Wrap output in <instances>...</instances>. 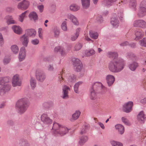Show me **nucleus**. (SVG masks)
I'll return each instance as SVG.
<instances>
[{"label": "nucleus", "instance_id": "f257e3e1", "mask_svg": "<svg viewBox=\"0 0 146 146\" xmlns=\"http://www.w3.org/2000/svg\"><path fill=\"white\" fill-rule=\"evenodd\" d=\"M107 54L109 58H114L108 64L109 70L113 73L118 72L122 70L125 66V61L121 58H117L118 55L116 52H109Z\"/></svg>", "mask_w": 146, "mask_h": 146}, {"label": "nucleus", "instance_id": "f03ea898", "mask_svg": "<svg viewBox=\"0 0 146 146\" xmlns=\"http://www.w3.org/2000/svg\"><path fill=\"white\" fill-rule=\"evenodd\" d=\"M9 81L7 77L0 78V85L2 86L0 87V95H2L5 93L9 91L11 86L7 83Z\"/></svg>", "mask_w": 146, "mask_h": 146}, {"label": "nucleus", "instance_id": "7ed1b4c3", "mask_svg": "<svg viewBox=\"0 0 146 146\" xmlns=\"http://www.w3.org/2000/svg\"><path fill=\"white\" fill-rule=\"evenodd\" d=\"M28 106V100L25 98L19 99L16 104L17 109L21 113L25 112L27 110Z\"/></svg>", "mask_w": 146, "mask_h": 146}, {"label": "nucleus", "instance_id": "20e7f679", "mask_svg": "<svg viewBox=\"0 0 146 146\" xmlns=\"http://www.w3.org/2000/svg\"><path fill=\"white\" fill-rule=\"evenodd\" d=\"M72 61L74 69L77 72H80V77H82L84 74L85 71L82 68V64L80 60L78 58H73Z\"/></svg>", "mask_w": 146, "mask_h": 146}, {"label": "nucleus", "instance_id": "39448f33", "mask_svg": "<svg viewBox=\"0 0 146 146\" xmlns=\"http://www.w3.org/2000/svg\"><path fill=\"white\" fill-rule=\"evenodd\" d=\"M134 27L142 29L146 28V22L142 19H138L135 21L133 23Z\"/></svg>", "mask_w": 146, "mask_h": 146}, {"label": "nucleus", "instance_id": "423d86ee", "mask_svg": "<svg viewBox=\"0 0 146 146\" xmlns=\"http://www.w3.org/2000/svg\"><path fill=\"white\" fill-rule=\"evenodd\" d=\"M36 76L37 79L41 82H42L45 78L46 76L43 72L40 69L36 70Z\"/></svg>", "mask_w": 146, "mask_h": 146}, {"label": "nucleus", "instance_id": "0eeeda50", "mask_svg": "<svg viewBox=\"0 0 146 146\" xmlns=\"http://www.w3.org/2000/svg\"><path fill=\"white\" fill-rule=\"evenodd\" d=\"M29 5V1L24 0L19 3L17 5V8L19 9L25 10L28 8Z\"/></svg>", "mask_w": 146, "mask_h": 146}, {"label": "nucleus", "instance_id": "6e6552de", "mask_svg": "<svg viewBox=\"0 0 146 146\" xmlns=\"http://www.w3.org/2000/svg\"><path fill=\"white\" fill-rule=\"evenodd\" d=\"M133 103L132 102H129L124 104L123 107V111L126 113H129L131 112L132 110V107Z\"/></svg>", "mask_w": 146, "mask_h": 146}, {"label": "nucleus", "instance_id": "1a4fd4ad", "mask_svg": "<svg viewBox=\"0 0 146 146\" xmlns=\"http://www.w3.org/2000/svg\"><path fill=\"white\" fill-rule=\"evenodd\" d=\"M64 74L65 81L72 82L76 80V78L74 74H71L68 72H64Z\"/></svg>", "mask_w": 146, "mask_h": 146}, {"label": "nucleus", "instance_id": "9d476101", "mask_svg": "<svg viewBox=\"0 0 146 146\" xmlns=\"http://www.w3.org/2000/svg\"><path fill=\"white\" fill-rule=\"evenodd\" d=\"M12 84L13 87L20 86L21 85V82L19 79L18 75L16 74L13 76L12 80Z\"/></svg>", "mask_w": 146, "mask_h": 146}, {"label": "nucleus", "instance_id": "9b49d317", "mask_svg": "<svg viewBox=\"0 0 146 146\" xmlns=\"http://www.w3.org/2000/svg\"><path fill=\"white\" fill-rule=\"evenodd\" d=\"M41 121L45 124L51 123L52 122V120L48 116L47 114L43 113L41 116Z\"/></svg>", "mask_w": 146, "mask_h": 146}, {"label": "nucleus", "instance_id": "f8f14e48", "mask_svg": "<svg viewBox=\"0 0 146 146\" xmlns=\"http://www.w3.org/2000/svg\"><path fill=\"white\" fill-rule=\"evenodd\" d=\"M70 88L68 86L64 85L62 88V97L64 99H67L69 97L68 92Z\"/></svg>", "mask_w": 146, "mask_h": 146}, {"label": "nucleus", "instance_id": "ddd939ff", "mask_svg": "<svg viewBox=\"0 0 146 146\" xmlns=\"http://www.w3.org/2000/svg\"><path fill=\"white\" fill-rule=\"evenodd\" d=\"M19 40L24 46L27 47V46L29 42V38L26 34H25L21 36L20 37Z\"/></svg>", "mask_w": 146, "mask_h": 146}, {"label": "nucleus", "instance_id": "4468645a", "mask_svg": "<svg viewBox=\"0 0 146 146\" xmlns=\"http://www.w3.org/2000/svg\"><path fill=\"white\" fill-rule=\"evenodd\" d=\"M26 56V50L25 48L23 46L20 50L19 58L20 61H21L24 60Z\"/></svg>", "mask_w": 146, "mask_h": 146}, {"label": "nucleus", "instance_id": "2eb2a0df", "mask_svg": "<svg viewBox=\"0 0 146 146\" xmlns=\"http://www.w3.org/2000/svg\"><path fill=\"white\" fill-rule=\"evenodd\" d=\"M25 34L28 36L32 38L35 37L36 35V31L34 29H28L25 31Z\"/></svg>", "mask_w": 146, "mask_h": 146}, {"label": "nucleus", "instance_id": "dca6fc26", "mask_svg": "<svg viewBox=\"0 0 146 146\" xmlns=\"http://www.w3.org/2000/svg\"><path fill=\"white\" fill-rule=\"evenodd\" d=\"M67 17L68 19L71 20L74 24L76 25H79L78 20L75 16L71 14H69L67 15Z\"/></svg>", "mask_w": 146, "mask_h": 146}, {"label": "nucleus", "instance_id": "f3484780", "mask_svg": "<svg viewBox=\"0 0 146 146\" xmlns=\"http://www.w3.org/2000/svg\"><path fill=\"white\" fill-rule=\"evenodd\" d=\"M12 29L14 32L16 34L19 35L22 33V29L19 26L13 25L12 27Z\"/></svg>", "mask_w": 146, "mask_h": 146}, {"label": "nucleus", "instance_id": "a211bd4d", "mask_svg": "<svg viewBox=\"0 0 146 146\" xmlns=\"http://www.w3.org/2000/svg\"><path fill=\"white\" fill-rule=\"evenodd\" d=\"M107 80L108 85L111 86L113 84L115 80L114 77L111 75H108L106 77Z\"/></svg>", "mask_w": 146, "mask_h": 146}, {"label": "nucleus", "instance_id": "6ab92c4d", "mask_svg": "<svg viewBox=\"0 0 146 146\" xmlns=\"http://www.w3.org/2000/svg\"><path fill=\"white\" fill-rule=\"evenodd\" d=\"M100 87H101L102 89H106L105 87L102 85L101 83L100 82H96L94 83L92 85L91 89L94 90L95 91H96Z\"/></svg>", "mask_w": 146, "mask_h": 146}, {"label": "nucleus", "instance_id": "aec40b11", "mask_svg": "<svg viewBox=\"0 0 146 146\" xmlns=\"http://www.w3.org/2000/svg\"><path fill=\"white\" fill-rule=\"evenodd\" d=\"M5 19L8 25L16 23V21L14 20L13 16L11 15H8L7 16L5 17Z\"/></svg>", "mask_w": 146, "mask_h": 146}, {"label": "nucleus", "instance_id": "412c9836", "mask_svg": "<svg viewBox=\"0 0 146 146\" xmlns=\"http://www.w3.org/2000/svg\"><path fill=\"white\" fill-rule=\"evenodd\" d=\"M68 130V129L66 127L61 126L59 131H57V133L61 136H62L67 133Z\"/></svg>", "mask_w": 146, "mask_h": 146}, {"label": "nucleus", "instance_id": "4be33fe9", "mask_svg": "<svg viewBox=\"0 0 146 146\" xmlns=\"http://www.w3.org/2000/svg\"><path fill=\"white\" fill-rule=\"evenodd\" d=\"M54 51L55 52H59L61 55L63 56L66 55V53L64 49L60 46H58L56 47L54 49Z\"/></svg>", "mask_w": 146, "mask_h": 146}, {"label": "nucleus", "instance_id": "5701e85b", "mask_svg": "<svg viewBox=\"0 0 146 146\" xmlns=\"http://www.w3.org/2000/svg\"><path fill=\"white\" fill-rule=\"evenodd\" d=\"M146 15V8L144 7H141L138 13V15L139 17H143Z\"/></svg>", "mask_w": 146, "mask_h": 146}, {"label": "nucleus", "instance_id": "b1692460", "mask_svg": "<svg viewBox=\"0 0 146 146\" xmlns=\"http://www.w3.org/2000/svg\"><path fill=\"white\" fill-rule=\"evenodd\" d=\"M111 23L112 26L115 28L117 27L119 25V21L116 17H112Z\"/></svg>", "mask_w": 146, "mask_h": 146}, {"label": "nucleus", "instance_id": "393cba45", "mask_svg": "<svg viewBox=\"0 0 146 146\" xmlns=\"http://www.w3.org/2000/svg\"><path fill=\"white\" fill-rule=\"evenodd\" d=\"M135 35L136 37L135 39L136 40H137L143 37L144 35V33L141 30L139 29L136 32Z\"/></svg>", "mask_w": 146, "mask_h": 146}, {"label": "nucleus", "instance_id": "a878e982", "mask_svg": "<svg viewBox=\"0 0 146 146\" xmlns=\"http://www.w3.org/2000/svg\"><path fill=\"white\" fill-rule=\"evenodd\" d=\"M138 66V63L135 62H134L129 64L128 66L129 69L132 71H135Z\"/></svg>", "mask_w": 146, "mask_h": 146}, {"label": "nucleus", "instance_id": "bb28decb", "mask_svg": "<svg viewBox=\"0 0 146 146\" xmlns=\"http://www.w3.org/2000/svg\"><path fill=\"white\" fill-rule=\"evenodd\" d=\"M116 129L118 130L119 133L122 135L124 132V127L121 125L118 124L116 125L115 126Z\"/></svg>", "mask_w": 146, "mask_h": 146}, {"label": "nucleus", "instance_id": "cd10ccee", "mask_svg": "<svg viewBox=\"0 0 146 146\" xmlns=\"http://www.w3.org/2000/svg\"><path fill=\"white\" fill-rule=\"evenodd\" d=\"M137 119L140 122H143L145 119V115L143 111H141L137 116Z\"/></svg>", "mask_w": 146, "mask_h": 146}, {"label": "nucleus", "instance_id": "c85d7f7f", "mask_svg": "<svg viewBox=\"0 0 146 146\" xmlns=\"http://www.w3.org/2000/svg\"><path fill=\"white\" fill-rule=\"evenodd\" d=\"M90 98L92 100L95 99L97 96L96 91H95L94 90L90 89Z\"/></svg>", "mask_w": 146, "mask_h": 146}, {"label": "nucleus", "instance_id": "c756f323", "mask_svg": "<svg viewBox=\"0 0 146 146\" xmlns=\"http://www.w3.org/2000/svg\"><path fill=\"white\" fill-rule=\"evenodd\" d=\"M88 137L86 136L81 137L80 138L79 141V144L80 145H83L88 141Z\"/></svg>", "mask_w": 146, "mask_h": 146}, {"label": "nucleus", "instance_id": "7c9ffc66", "mask_svg": "<svg viewBox=\"0 0 146 146\" xmlns=\"http://www.w3.org/2000/svg\"><path fill=\"white\" fill-rule=\"evenodd\" d=\"M82 5L84 8H88L90 5V0H81Z\"/></svg>", "mask_w": 146, "mask_h": 146}, {"label": "nucleus", "instance_id": "2f4dec72", "mask_svg": "<svg viewBox=\"0 0 146 146\" xmlns=\"http://www.w3.org/2000/svg\"><path fill=\"white\" fill-rule=\"evenodd\" d=\"M11 50L14 54H17L19 51V48L18 46L16 44L12 45L11 47Z\"/></svg>", "mask_w": 146, "mask_h": 146}, {"label": "nucleus", "instance_id": "473e14b6", "mask_svg": "<svg viewBox=\"0 0 146 146\" xmlns=\"http://www.w3.org/2000/svg\"><path fill=\"white\" fill-rule=\"evenodd\" d=\"M29 17L31 20L35 21L37 19V15L36 13L34 12L31 13L29 15Z\"/></svg>", "mask_w": 146, "mask_h": 146}, {"label": "nucleus", "instance_id": "72a5a7b5", "mask_svg": "<svg viewBox=\"0 0 146 146\" xmlns=\"http://www.w3.org/2000/svg\"><path fill=\"white\" fill-rule=\"evenodd\" d=\"M61 126L57 123L54 122L52 129L54 130L55 132L57 133V131H59Z\"/></svg>", "mask_w": 146, "mask_h": 146}, {"label": "nucleus", "instance_id": "f704fd0d", "mask_svg": "<svg viewBox=\"0 0 146 146\" xmlns=\"http://www.w3.org/2000/svg\"><path fill=\"white\" fill-rule=\"evenodd\" d=\"M90 35L91 38L93 39H97L98 36V33L97 32L90 31Z\"/></svg>", "mask_w": 146, "mask_h": 146}, {"label": "nucleus", "instance_id": "c9c22d12", "mask_svg": "<svg viewBox=\"0 0 146 146\" xmlns=\"http://www.w3.org/2000/svg\"><path fill=\"white\" fill-rule=\"evenodd\" d=\"M80 114V112L79 111H76L75 113L72 115V117L73 119H71V121H72L73 120L77 119L79 117Z\"/></svg>", "mask_w": 146, "mask_h": 146}, {"label": "nucleus", "instance_id": "e433bc0d", "mask_svg": "<svg viewBox=\"0 0 146 146\" xmlns=\"http://www.w3.org/2000/svg\"><path fill=\"white\" fill-rule=\"evenodd\" d=\"M11 57L9 56H6L3 58V62L4 65H6L9 63L11 60Z\"/></svg>", "mask_w": 146, "mask_h": 146}, {"label": "nucleus", "instance_id": "4c0bfd02", "mask_svg": "<svg viewBox=\"0 0 146 146\" xmlns=\"http://www.w3.org/2000/svg\"><path fill=\"white\" fill-rule=\"evenodd\" d=\"M30 85L33 89L35 88L36 86V82L34 78H31L30 81Z\"/></svg>", "mask_w": 146, "mask_h": 146}, {"label": "nucleus", "instance_id": "58836bf2", "mask_svg": "<svg viewBox=\"0 0 146 146\" xmlns=\"http://www.w3.org/2000/svg\"><path fill=\"white\" fill-rule=\"evenodd\" d=\"M28 13V11H26L24 13H22L21 15L19 16V20L21 23H22L25 16V15L27 13Z\"/></svg>", "mask_w": 146, "mask_h": 146}, {"label": "nucleus", "instance_id": "ea45409f", "mask_svg": "<svg viewBox=\"0 0 146 146\" xmlns=\"http://www.w3.org/2000/svg\"><path fill=\"white\" fill-rule=\"evenodd\" d=\"M82 82H79L76 83L74 86V90L75 92L76 93H78V88L79 86L82 84Z\"/></svg>", "mask_w": 146, "mask_h": 146}, {"label": "nucleus", "instance_id": "a19ab883", "mask_svg": "<svg viewBox=\"0 0 146 146\" xmlns=\"http://www.w3.org/2000/svg\"><path fill=\"white\" fill-rule=\"evenodd\" d=\"M110 143L112 146H123L121 143L113 140L111 141Z\"/></svg>", "mask_w": 146, "mask_h": 146}, {"label": "nucleus", "instance_id": "79ce46f5", "mask_svg": "<svg viewBox=\"0 0 146 146\" xmlns=\"http://www.w3.org/2000/svg\"><path fill=\"white\" fill-rule=\"evenodd\" d=\"M79 7L77 5L73 4L70 6V9L73 11H76L79 9Z\"/></svg>", "mask_w": 146, "mask_h": 146}, {"label": "nucleus", "instance_id": "37998d69", "mask_svg": "<svg viewBox=\"0 0 146 146\" xmlns=\"http://www.w3.org/2000/svg\"><path fill=\"white\" fill-rule=\"evenodd\" d=\"M95 50L93 49H91L89 51H86L85 52V54L87 56L94 55L95 54Z\"/></svg>", "mask_w": 146, "mask_h": 146}, {"label": "nucleus", "instance_id": "c03bdc74", "mask_svg": "<svg viewBox=\"0 0 146 146\" xmlns=\"http://www.w3.org/2000/svg\"><path fill=\"white\" fill-rule=\"evenodd\" d=\"M129 5L132 8L134 9L135 10V8L136 7L137 3L135 0H131L130 2Z\"/></svg>", "mask_w": 146, "mask_h": 146}, {"label": "nucleus", "instance_id": "a18cd8bd", "mask_svg": "<svg viewBox=\"0 0 146 146\" xmlns=\"http://www.w3.org/2000/svg\"><path fill=\"white\" fill-rule=\"evenodd\" d=\"M64 70H62V71L60 72V76L59 77V80L60 83H62L63 81H65V77L64 78L62 76V75L64 74ZM64 77L65 76H64Z\"/></svg>", "mask_w": 146, "mask_h": 146}, {"label": "nucleus", "instance_id": "49530a36", "mask_svg": "<svg viewBox=\"0 0 146 146\" xmlns=\"http://www.w3.org/2000/svg\"><path fill=\"white\" fill-rule=\"evenodd\" d=\"M121 120L122 122L125 125H131V123L125 117H122Z\"/></svg>", "mask_w": 146, "mask_h": 146}, {"label": "nucleus", "instance_id": "de8ad7c7", "mask_svg": "<svg viewBox=\"0 0 146 146\" xmlns=\"http://www.w3.org/2000/svg\"><path fill=\"white\" fill-rule=\"evenodd\" d=\"M38 36L40 38L42 39L43 38V31L41 28H39L38 29Z\"/></svg>", "mask_w": 146, "mask_h": 146}, {"label": "nucleus", "instance_id": "09e8293b", "mask_svg": "<svg viewBox=\"0 0 146 146\" xmlns=\"http://www.w3.org/2000/svg\"><path fill=\"white\" fill-rule=\"evenodd\" d=\"M61 28L64 31H66L67 30L66 22V21H64L63 22L61 25Z\"/></svg>", "mask_w": 146, "mask_h": 146}, {"label": "nucleus", "instance_id": "8fccbe9b", "mask_svg": "<svg viewBox=\"0 0 146 146\" xmlns=\"http://www.w3.org/2000/svg\"><path fill=\"white\" fill-rule=\"evenodd\" d=\"M117 0H106L105 3L107 5H110L112 4L115 2Z\"/></svg>", "mask_w": 146, "mask_h": 146}, {"label": "nucleus", "instance_id": "3c124183", "mask_svg": "<svg viewBox=\"0 0 146 146\" xmlns=\"http://www.w3.org/2000/svg\"><path fill=\"white\" fill-rule=\"evenodd\" d=\"M82 46V44L80 43H78L76 44L74 46V50H80Z\"/></svg>", "mask_w": 146, "mask_h": 146}, {"label": "nucleus", "instance_id": "603ef678", "mask_svg": "<svg viewBox=\"0 0 146 146\" xmlns=\"http://www.w3.org/2000/svg\"><path fill=\"white\" fill-rule=\"evenodd\" d=\"M140 45L141 46L146 47V38H143L142 40L140 41Z\"/></svg>", "mask_w": 146, "mask_h": 146}, {"label": "nucleus", "instance_id": "864d4df0", "mask_svg": "<svg viewBox=\"0 0 146 146\" xmlns=\"http://www.w3.org/2000/svg\"><path fill=\"white\" fill-rule=\"evenodd\" d=\"M31 43L34 45H36L38 44L39 43V40L38 39H35L31 40Z\"/></svg>", "mask_w": 146, "mask_h": 146}, {"label": "nucleus", "instance_id": "5fc2aeb1", "mask_svg": "<svg viewBox=\"0 0 146 146\" xmlns=\"http://www.w3.org/2000/svg\"><path fill=\"white\" fill-rule=\"evenodd\" d=\"M37 8L39 10V12L40 13H42L43 11L44 6L42 4L39 5L37 6Z\"/></svg>", "mask_w": 146, "mask_h": 146}, {"label": "nucleus", "instance_id": "6e6d98bb", "mask_svg": "<svg viewBox=\"0 0 146 146\" xmlns=\"http://www.w3.org/2000/svg\"><path fill=\"white\" fill-rule=\"evenodd\" d=\"M54 69V68L52 65H49L47 66V69L49 71H52Z\"/></svg>", "mask_w": 146, "mask_h": 146}, {"label": "nucleus", "instance_id": "4d7b16f0", "mask_svg": "<svg viewBox=\"0 0 146 146\" xmlns=\"http://www.w3.org/2000/svg\"><path fill=\"white\" fill-rule=\"evenodd\" d=\"M127 57L131 58L133 60H135V57L134 55L132 53L128 54Z\"/></svg>", "mask_w": 146, "mask_h": 146}, {"label": "nucleus", "instance_id": "13d9d810", "mask_svg": "<svg viewBox=\"0 0 146 146\" xmlns=\"http://www.w3.org/2000/svg\"><path fill=\"white\" fill-rule=\"evenodd\" d=\"M4 43V40L3 37L0 39V46H2Z\"/></svg>", "mask_w": 146, "mask_h": 146}, {"label": "nucleus", "instance_id": "bf43d9fd", "mask_svg": "<svg viewBox=\"0 0 146 146\" xmlns=\"http://www.w3.org/2000/svg\"><path fill=\"white\" fill-rule=\"evenodd\" d=\"M80 30V29L79 28H77L76 30L75 31V35H77L78 36L79 35V32Z\"/></svg>", "mask_w": 146, "mask_h": 146}, {"label": "nucleus", "instance_id": "052dcab7", "mask_svg": "<svg viewBox=\"0 0 146 146\" xmlns=\"http://www.w3.org/2000/svg\"><path fill=\"white\" fill-rule=\"evenodd\" d=\"M128 42L127 41H126L121 43L120 44V45L121 46H124L128 45Z\"/></svg>", "mask_w": 146, "mask_h": 146}, {"label": "nucleus", "instance_id": "680f3d73", "mask_svg": "<svg viewBox=\"0 0 146 146\" xmlns=\"http://www.w3.org/2000/svg\"><path fill=\"white\" fill-rule=\"evenodd\" d=\"M78 36L77 35H73L71 37V40H72L74 41L77 38Z\"/></svg>", "mask_w": 146, "mask_h": 146}, {"label": "nucleus", "instance_id": "e2e57ef3", "mask_svg": "<svg viewBox=\"0 0 146 146\" xmlns=\"http://www.w3.org/2000/svg\"><path fill=\"white\" fill-rule=\"evenodd\" d=\"M140 102L143 104L146 103V97L140 100Z\"/></svg>", "mask_w": 146, "mask_h": 146}, {"label": "nucleus", "instance_id": "0e129e2a", "mask_svg": "<svg viewBox=\"0 0 146 146\" xmlns=\"http://www.w3.org/2000/svg\"><path fill=\"white\" fill-rule=\"evenodd\" d=\"M141 7H145L146 6V1L144 0L142 1L141 3Z\"/></svg>", "mask_w": 146, "mask_h": 146}, {"label": "nucleus", "instance_id": "69168bd1", "mask_svg": "<svg viewBox=\"0 0 146 146\" xmlns=\"http://www.w3.org/2000/svg\"><path fill=\"white\" fill-rule=\"evenodd\" d=\"M98 124L103 129H104L105 128L104 125L102 123L99 122L98 123Z\"/></svg>", "mask_w": 146, "mask_h": 146}, {"label": "nucleus", "instance_id": "338daca9", "mask_svg": "<svg viewBox=\"0 0 146 146\" xmlns=\"http://www.w3.org/2000/svg\"><path fill=\"white\" fill-rule=\"evenodd\" d=\"M54 35L56 36H57L59 35V31L58 30H56L54 31Z\"/></svg>", "mask_w": 146, "mask_h": 146}, {"label": "nucleus", "instance_id": "774afa93", "mask_svg": "<svg viewBox=\"0 0 146 146\" xmlns=\"http://www.w3.org/2000/svg\"><path fill=\"white\" fill-rule=\"evenodd\" d=\"M86 40L88 41H91L92 42H93V41L91 40L90 38H89L88 36H86L85 37Z\"/></svg>", "mask_w": 146, "mask_h": 146}]
</instances>
